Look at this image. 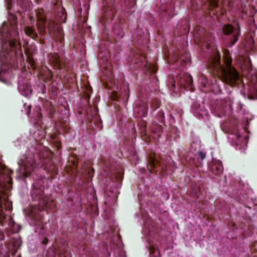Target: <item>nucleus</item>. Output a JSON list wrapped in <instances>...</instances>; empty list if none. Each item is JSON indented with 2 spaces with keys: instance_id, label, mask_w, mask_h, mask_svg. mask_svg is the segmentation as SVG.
<instances>
[{
  "instance_id": "obj_1",
  "label": "nucleus",
  "mask_w": 257,
  "mask_h": 257,
  "mask_svg": "<svg viewBox=\"0 0 257 257\" xmlns=\"http://www.w3.org/2000/svg\"><path fill=\"white\" fill-rule=\"evenodd\" d=\"M224 67L221 64V56L217 49L212 50L207 61V68L214 75H216L224 83L231 86L237 85L239 81V74L232 66V58L228 50L224 51Z\"/></svg>"
},
{
  "instance_id": "obj_2",
  "label": "nucleus",
  "mask_w": 257,
  "mask_h": 257,
  "mask_svg": "<svg viewBox=\"0 0 257 257\" xmlns=\"http://www.w3.org/2000/svg\"><path fill=\"white\" fill-rule=\"evenodd\" d=\"M0 36L2 37V50L0 56L3 61L10 60L15 64L17 50L21 49L18 25L15 21L7 23L4 22L0 27Z\"/></svg>"
},
{
  "instance_id": "obj_3",
  "label": "nucleus",
  "mask_w": 257,
  "mask_h": 257,
  "mask_svg": "<svg viewBox=\"0 0 257 257\" xmlns=\"http://www.w3.org/2000/svg\"><path fill=\"white\" fill-rule=\"evenodd\" d=\"M44 187L41 181L33 183L31 191V196L34 201H38L39 209L41 210L47 208H52L55 204L53 200L43 195Z\"/></svg>"
},
{
  "instance_id": "obj_4",
  "label": "nucleus",
  "mask_w": 257,
  "mask_h": 257,
  "mask_svg": "<svg viewBox=\"0 0 257 257\" xmlns=\"http://www.w3.org/2000/svg\"><path fill=\"white\" fill-rule=\"evenodd\" d=\"M19 169L17 171L20 175L24 178L28 177L38 167L34 156H23L18 162Z\"/></svg>"
},
{
  "instance_id": "obj_5",
  "label": "nucleus",
  "mask_w": 257,
  "mask_h": 257,
  "mask_svg": "<svg viewBox=\"0 0 257 257\" xmlns=\"http://www.w3.org/2000/svg\"><path fill=\"white\" fill-rule=\"evenodd\" d=\"M194 39L195 43L201 47L205 46L207 49L210 47L213 37L210 33L208 32L202 27L196 26L194 31Z\"/></svg>"
},
{
  "instance_id": "obj_6",
  "label": "nucleus",
  "mask_w": 257,
  "mask_h": 257,
  "mask_svg": "<svg viewBox=\"0 0 257 257\" xmlns=\"http://www.w3.org/2000/svg\"><path fill=\"white\" fill-rule=\"evenodd\" d=\"M132 64L135 69L141 68L148 74L155 73L157 70L155 65L149 63L146 60V57L139 52L134 54Z\"/></svg>"
},
{
  "instance_id": "obj_7",
  "label": "nucleus",
  "mask_w": 257,
  "mask_h": 257,
  "mask_svg": "<svg viewBox=\"0 0 257 257\" xmlns=\"http://www.w3.org/2000/svg\"><path fill=\"white\" fill-rule=\"evenodd\" d=\"M116 0H104L103 2V20L104 23H110L117 13Z\"/></svg>"
},
{
  "instance_id": "obj_8",
  "label": "nucleus",
  "mask_w": 257,
  "mask_h": 257,
  "mask_svg": "<svg viewBox=\"0 0 257 257\" xmlns=\"http://www.w3.org/2000/svg\"><path fill=\"white\" fill-rule=\"evenodd\" d=\"M228 105L232 109V104H230L226 99H217L212 105L211 111L215 115L221 117L225 115Z\"/></svg>"
},
{
  "instance_id": "obj_9",
  "label": "nucleus",
  "mask_w": 257,
  "mask_h": 257,
  "mask_svg": "<svg viewBox=\"0 0 257 257\" xmlns=\"http://www.w3.org/2000/svg\"><path fill=\"white\" fill-rule=\"evenodd\" d=\"M222 31L226 35H232L230 39V46L235 45L238 40V37L240 35L238 23H237L236 27H233L231 24H225L222 27Z\"/></svg>"
},
{
  "instance_id": "obj_10",
  "label": "nucleus",
  "mask_w": 257,
  "mask_h": 257,
  "mask_svg": "<svg viewBox=\"0 0 257 257\" xmlns=\"http://www.w3.org/2000/svg\"><path fill=\"white\" fill-rule=\"evenodd\" d=\"M147 168L151 173L155 172L161 171L165 174L166 166L162 161L157 160L154 155H151L148 159Z\"/></svg>"
},
{
  "instance_id": "obj_11",
  "label": "nucleus",
  "mask_w": 257,
  "mask_h": 257,
  "mask_svg": "<svg viewBox=\"0 0 257 257\" xmlns=\"http://www.w3.org/2000/svg\"><path fill=\"white\" fill-rule=\"evenodd\" d=\"M46 156L42 153L40 154V158L42 159V163L44 165V169L47 171L56 173L57 171V168L54 165L52 158V153L50 151L46 152Z\"/></svg>"
},
{
  "instance_id": "obj_12",
  "label": "nucleus",
  "mask_w": 257,
  "mask_h": 257,
  "mask_svg": "<svg viewBox=\"0 0 257 257\" xmlns=\"http://www.w3.org/2000/svg\"><path fill=\"white\" fill-rule=\"evenodd\" d=\"M35 16L38 21L37 28L40 35H44L46 33V19L44 10L38 9L35 10Z\"/></svg>"
},
{
  "instance_id": "obj_13",
  "label": "nucleus",
  "mask_w": 257,
  "mask_h": 257,
  "mask_svg": "<svg viewBox=\"0 0 257 257\" xmlns=\"http://www.w3.org/2000/svg\"><path fill=\"white\" fill-rule=\"evenodd\" d=\"M137 125L139 129V133L140 134L143 141L146 143L150 142L151 141V137L147 132V122L143 119H140L139 120Z\"/></svg>"
},
{
  "instance_id": "obj_14",
  "label": "nucleus",
  "mask_w": 257,
  "mask_h": 257,
  "mask_svg": "<svg viewBox=\"0 0 257 257\" xmlns=\"http://www.w3.org/2000/svg\"><path fill=\"white\" fill-rule=\"evenodd\" d=\"M177 79L179 80V83L182 87L189 88L190 90H192L193 78L190 75L186 73L180 74Z\"/></svg>"
},
{
  "instance_id": "obj_15",
  "label": "nucleus",
  "mask_w": 257,
  "mask_h": 257,
  "mask_svg": "<svg viewBox=\"0 0 257 257\" xmlns=\"http://www.w3.org/2000/svg\"><path fill=\"white\" fill-rule=\"evenodd\" d=\"M130 96V91L127 85L124 86L123 90L117 93L113 92L112 94V97L114 100H119L121 99L123 101H127Z\"/></svg>"
},
{
  "instance_id": "obj_16",
  "label": "nucleus",
  "mask_w": 257,
  "mask_h": 257,
  "mask_svg": "<svg viewBox=\"0 0 257 257\" xmlns=\"http://www.w3.org/2000/svg\"><path fill=\"white\" fill-rule=\"evenodd\" d=\"M148 106L144 102L138 103L134 109L135 114L139 117H143L147 116L148 114Z\"/></svg>"
},
{
  "instance_id": "obj_17",
  "label": "nucleus",
  "mask_w": 257,
  "mask_h": 257,
  "mask_svg": "<svg viewBox=\"0 0 257 257\" xmlns=\"http://www.w3.org/2000/svg\"><path fill=\"white\" fill-rule=\"evenodd\" d=\"M12 181V179L7 173L6 166L0 163V184H11Z\"/></svg>"
},
{
  "instance_id": "obj_18",
  "label": "nucleus",
  "mask_w": 257,
  "mask_h": 257,
  "mask_svg": "<svg viewBox=\"0 0 257 257\" xmlns=\"http://www.w3.org/2000/svg\"><path fill=\"white\" fill-rule=\"evenodd\" d=\"M51 25L54 27V37H55V40L57 41H59L60 43H63V41L64 40V33L63 32L61 29L59 28L56 26V24L54 22H52L51 23H49L48 28L49 29L51 28Z\"/></svg>"
},
{
  "instance_id": "obj_19",
  "label": "nucleus",
  "mask_w": 257,
  "mask_h": 257,
  "mask_svg": "<svg viewBox=\"0 0 257 257\" xmlns=\"http://www.w3.org/2000/svg\"><path fill=\"white\" fill-rule=\"evenodd\" d=\"M151 132L152 137L154 139H159L162 133V126L156 122H153L151 127Z\"/></svg>"
},
{
  "instance_id": "obj_20",
  "label": "nucleus",
  "mask_w": 257,
  "mask_h": 257,
  "mask_svg": "<svg viewBox=\"0 0 257 257\" xmlns=\"http://www.w3.org/2000/svg\"><path fill=\"white\" fill-rule=\"evenodd\" d=\"M49 60L56 69H61L62 65L59 55L57 53H51L48 56Z\"/></svg>"
},
{
  "instance_id": "obj_21",
  "label": "nucleus",
  "mask_w": 257,
  "mask_h": 257,
  "mask_svg": "<svg viewBox=\"0 0 257 257\" xmlns=\"http://www.w3.org/2000/svg\"><path fill=\"white\" fill-rule=\"evenodd\" d=\"M210 170L214 175H219L222 173L223 166L220 162H216L210 166Z\"/></svg>"
},
{
  "instance_id": "obj_22",
  "label": "nucleus",
  "mask_w": 257,
  "mask_h": 257,
  "mask_svg": "<svg viewBox=\"0 0 257 257\" xmlns=\"http://www.w3.org/2000/svg\"><path fill=\"white\" fill-rule=\"evenodd\" d=\"M24 32L27 36L30 37L36 41H38V34L33 26H26L24 28Z\"/></svg>"
},
{
  "instance_id": "obj_23",
  "label": "nucleus",
  "mask_w": 257,
  "mask_h": 257,
  "mask_svg": "<svg viewBox=\"0 0 257 257\" xmlns=\"http://www.w3.org/2000/svg\"><path fill=\"white\" fill-rule=\"evenodd\" d=\"M114 33L117 36V38H121L124 35L123 31L119 24H116L113 28Z\"/></svg>"
},
{
  "instance_id": "obj_24",
  "label": "nucleus",
  "mask_w": 257,
  "mask_h": 257,
  "mask_svg": "<svg viewBox=\"0 0 257 257\" xmlns=\"http://www.w3.org/2000/svg\"><path fill=\"white\" fill-rule=\"evenodd\" d=\"M17 4L22 11H26L31 5L30 0H17Z\"/></svg>"
},
{
  "instance_id": "obj_25",
  "label": "nucleus",
  "mask_w": 257,
  "mask_h": 257,
  "mask_svg": "<svg viewBox=\"0 0 257 257\" xmlns=\"http://www.w3.org/2000/svg\"><path fill=\"white\" fill-rule=\"evenodd\" d=\"M161 102L158 98H154L151 100V106L153 108V111L158 108L160 106Z\"/></svg>"
},
{
  "instance_id": "obj_26",
  "label": "nucleus",
  "mask_w": 257,
  "mask_h": 257,
  "mask_svg": "<svg viewBox=\"0 0 257 257\" xmlns=\"http://www.w3.org/2000/svg\"><path fill=\"white\" fill-rule=\"evenodd\" d=\"M209 7L211 10L218 8V0H208Z\"/></svg>"
},
{
  "instance_id": "obj_27",
  "label": "nucleus",
  "mask_w": 257,
  "mask_h": 257,
  "mask_svg": "<svg viewBox=\"0 0 257 257\" xmlns=\"http://www.w3.org/2000/svg\"><path fill=\"white\" fill-rule=\"evenodd\" d=\"M54 6L56 7H61V10L63 11L62 15L65 16V18L66 17V13L65 12V9L62 6V2L61 1L58 0L57 2L55 3L54 4Z\"/></svg>"
},
{
  "instance_id": "obj_28",
  "label": "nucleus",
  "mask_w": 257,
  "mask_h": 257,
  "mask_svg": "<svg viewBox=\"0 0 257 257\" xmlns=\"http://www.w3.org/2000/svg\"><path fill=\"white\" fill-rule=\"evenodd\" d=\"M164 113L162 111H160L158 112L157 114V119L160 122H164Z\"/></svg>"
},
{
  "instance_id": "obj_29",
  "label": "nucleus",
  "mask_w": 257,
  "mask_h": 257,
  "mask_svg": "<svg viewBox=\"0 0 257 257\" xmlns=\"http://www.w3.org/2000/svg\"><path fill=\"white\" fill-rule=\"evenodd\" d=\"M125 4L130 8H132L136 5V0H125Z\"/></svg>"
},
{
  "instance_id": "obj_30",
  "label": "nucleus",
  "mask_w": 257,
  "mask_h": 257,
  "mask_svg": "<svg viewBox=\"0 0 257 257\" xmlns=\"http://www.w3.org/2000/svg\"><path fill=\"white\" fill-rule=\"evenodd\" d=\"M193 193L194 194V197H196L197 199L199 198L200 194L199 189H194L193 190Z\"/></svg>"
},
{
  "instance_id": "obj_31",
  "label": "nucleus",
  "mask_w": 257,
  "mask_h": 257,
  "mask_svg": "<svg viewBox=\"0 0 257 257\" xmlns=\"http://www.w3.org/2000/svg\"><path fill=\"white\" fill-rule=\"evenodd\" d=\"M198 156L199 158H201V160H202L205 158L206 154L203 153L202 151H199L198 153Z\"/></svg>"
},
{
  "instance_id": "obj_32",
  "label": "nucleus",
  "mask_w": 257,
  "mask_h": 257,
  "mask_svg": "<svg viewBox=\"0 0 257 257\" xmlns=\"http://www.w3.org/2000/svg\"><path fill=\"white\" fill-rule=\"evenodd\" d=\"M229 225L232 229V230L236 229L238 228L237 225L234 222H230L229 224Z\"/></svg>"
},
{
  "instance_id": "obj_33",
  "label": "nucleus",
  "mask_w": 257,
  "mask_h": 257,
  "mask_svg": "<svg viewBox=\"0 0 257 257\" xmlns=\"http://www.w3.org/2000/svg\"><path fill=\"white\" fill-rule=\"evenodd\" d=\"M90 98V95L88 93L86 94V101L89 105H90V102H89Z\"/></svg>"
},
{
  "instance_id": "obj_34",
  "label": "nucleus",
  "mask_w": 257,
  "mask_h": 257,
  "mask_svg": "<svg viewBox=\"0 0 257 257\" xmlns=\"http://www.w3.org/2000/svg\"><path fill=\"white\" fill-rule=\"evenodd\" d=\"M72 165H73V168H76L77 166L78 165V162H77V159H76L75 160H74L73 161H72Z\"/></svg>"
},
{
  "instance_id": "obj_35",
  "label": "nucleus",
  "mask_w": 257,
  "mask_h": 257,
  "mask_svg": "<svg viewBox=\"0 0 257 257\" xmlns=\"http://www.w3.org/2000/svg\"><path fill=\"white\" fill-rule=\"evenodd\" d=\"M149 251L151 254H153L155 252V249L154 247L150 246Z\"/></svg>"
},
{
  "instance_id": "obj_36",
  "label": "nucleus",
  "mask_w": 257,
  "mask_h": 257,
  "mask_svg": "<svg viewBox=\"0 0 257 257\" xmlns=\"http://www.w3.org/2000/svg\"><path fill=\"white\" fill-rule=\"evenodd\" d=\"M48 239H47V238H44L42 241V243L43 244H47L48 243Z\"/></svg>"
},
{
  "instance_id": "obj_37",
  "label": "nucleus",
  "mask_w": 257,
  "mask_h": 257,
  "mask_svg": "<svg viewBox=\"0 0 257 257\" xmlns=\"http://www.w3.org/2000/svg\"><path fill=\"white\" fill-rule=\"evenodd\" d=\"M28 110H27V114L28 115H29L30 114V111H31V106H30V105H29V106H28Z\"/></svg>"
},
{
  "instance_id": "obj_38",
  "label": "nucleus",
  "mask_w": 257,
  "mask_h": 257,
  "mask_svg": "<svg viewBox=\"0 0 257 257\" xmlns=\"http://www.w3.org/2000/svg\"><path fill=\"white\" fill-rule=\"evenodd\" d=\"M184 29V32L183 33H182V34H185L186 33H188V28L187 27H184L183 28Z\"/></svg>"
},
{
  "instance_id": "obj_39",
  "label": "nucleus",
  "mask_w": 257,
  "mask_h": 257,
  "mask_svg": "<svg viewBox=\"0 0 257 257\" xmlns=\"http://www.w3.org/2000/svg\"><path fill=\"white\" fill-rule=\"evenodd\" d=\"M132 132L134 133V134H136L137 133V131H136V127H135V125H134V126L132 128Z\"/></svg>"
},
{
  "instance_id": "obj_40",
  "label": "nucleus",
  "mask_w": 257,
  "mask_h": 257,
  "mask_svg": "<svg viewBox=\"0 0 257 257\" xmlns=\"http://www.w3.org/2000/svg\"><path fill=\"white\" fill-rule=\"evenodd\" d=\"M4 238H5V236H4V234L1 233L0 235V239L2 240V239H4Z\"/></svg>"
},
{
  "instance_id": "obj_41",
  "label": "nucleus",
  "mask_w": 257,
  "mask_h": 257,
  "mask_svg": "<svg viewBox=\"0 0 257 257\" xmlns=\"http://www.w3.org/2000/svg\"><path fill=\"white\" fill-rule=\"evenodd\" d=\"M53 77V75L51 71L49 72V79H51Z\"/></svg>"
},
{
  "instance_id": "obj_42",
  "label": "nucleus",
  "mask_w": 257,
  "mask_h": 257,
  "mask_svg": "<svg viewBox=\"0 0 257 257\" xmlns=\"http://www.w3.org/2000/svg\"><path fill=\"white\" fill-rule=\"evenodd\" d=\"M41 117H42V114L41 113H39V118H38V121H39L40 118H41Z\"/></svg>"
},
{
  "instance_id": "obj_43",
  "label": "nucleus",
  "mask_w": 257,
  "mask_h": 257,
  "mask_svg": "<svg viewBox=\"0 0 257 257\" xmlns=\"http://www.w3.org/2000/svg\"><path fill=\"white\" fill-rule=\"evenodd\" d=\"M57 147L58 149H60V148H61V146H60V145L59 144H58V143L57 146Z\"/></svg>"
},
{
  "instance_id": "obj_44",
  "label": "nucleus",
  "mask_w": 257,
  "mask_h": 257,
  "mask_svg": "<svg viewBox=\"0 0 257 257\" xmlns=\"http://www.w3.org/2000/svg\"><path fill=\"white\" fill-rule=\"evenodd\" d=\"M161 9H162V10L164 11L165 12H167V10L165 8H164H164H161Z\"/></svg>"
},
{
  "instance_id": "obj_45",
  "label": "nucleus",
  "mask_w": 257,
  "mask_h": 257,
  "mask_svg": "<svg viewBox=\"0 0 257 257\" xmlns=\"http://www.w3.org/2000/svg\"><path fill=\"white\" fill-rule=\"evenodd\" d=\"M240 228H241V229H243V230H244V229H245V228H244V226H240Z\"/></svg>"
},
{
  "instance_id": "obj_46",
  "label": "nucleus",
  "mask_w": 257,
  "mask_h": 257,
  "mask_svg": "<svg viewBox=\"0 0 257 257\" xmlns=\"http://www.w3.org/2000/svg\"><path fill=\"white\" fill-rule=\"evenodd\" d=\"M41 230H43V229H44V226H43V225H42V226H41Z\"/></svg>"
},
{
  "instance_id": "obj_47",
  "label": "nucleus",
  "mask_w": 257,
  "mask_h": 257,
  "mask_svg": "<svg viewBox=\"0 0 257 257\" xmlns=\"http://www.w3.org/2000/svg\"><path fill=\"white\" fill-rule=\"evenodd\" d=\"M91 170H92L93 173L94 172V170L93 168L91 169Z\"/></svg>"
},
{
  "instance_id": "obj_48",
  "label": "nucleus",
  "mask_w": 257,
  "mask_h": 257,
  "mask_svg": "<svg viewBox=\"0 0 257 257\" xmlns=\"http://www.w3.org/2000/svg\"><path fill=\"white\" fill-rule=\"evenodd\" d=\"M89 90H90L91 91H92V88H91V87H90Z\"/></svg>"
},
{
  "instance_id": "obj_49",
  "label": "nucleus",
  "mask_w": 257,
  "mask_h": 257,
  "mask_svg": "<svg viewBox=\"0 0 257 257\" xmlns=\"http://www.w3.org/2000/svg\"><path fill=\"white\" fill-rule=\"evenodd\" d=\"M30 20H32V19H33V18H32V17H31V16H30Z\"/></svg>"
},
{
  "instance_id": "obj_50",
  "label": "nucleus",
  "mask_w": 257,
  "mask_h": 257,
  "mask_svg": "<svg viewBox=\"0 0 257 257\" xmlns=\"http://www.w3.org/2000/svg\"><path fill=\"white\" fill-rule=\"evenodd\" d=\"M19 257H21V256H20V255H19Z\"/></svg>"
}]
</instances>
